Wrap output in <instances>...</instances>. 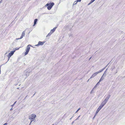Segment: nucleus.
Listing matches in <instances>:
<instances>
[{"mask_svg": "<svg viewBox=\"0 0 125 125\" xmlns=\"http://www.w3.org/2000/svg\"><path fill=\"white\" fill-rule=\"evenodd\" d=\"M107 65L105 67L103 68V69L99 70L98 72H97L94 73L91 77L90 79L93 78L97 74L99 73H101L102 71H103L105 68V67L107 66Z\"/></svg>", "mask_w": 125, "mask_h": 125, "instance_id": "nucleus-1", "label": "nucleus"}, {"mask_svg": "<svg viewBox=\"0 0 125 125\" xmlns=\"http://www.w3.org/2000/svg\"><path fill=\"white\" fill-rule=\"evenodd\" d=\"M54 5V3L52 2L50 3H47L45 5V6L46 7L47 6V9L48 10H50Z\"/></svg>", "mask_w": 125, "mask_h": 125, "instance_id": "nucleus-2", "label": "nucleus"}, {"mask_svg": "<svg viewBox=\"0 0 125 125\" xmlns=\"http://www.w3.org/2000/svg\"><path fill=\"white\" fill-rule=\"evenodd\" d=\"M36 117V115L34 114H31V116H29V119L31 120L30 123H31L33 121V119H35Z\"/></svg>", "mask_w": 125, "mask_h": 125, "instance_id": "nucleus-3", "label": "nucleus"}, {"mask_svg": "<svg viewBox=\"0 0 125 125\" xmlns=\"http://www.w3.org/2000/svg\"><path fill=\"white\" fill-rule=\"evenodd\" d=\"M30 46H32L30 45H28L26 47V52H25V55H27L30 49Z\"/></svg>", "mask_w": 125, "mask_h": 125, "instance_id": "nucleus-4", "label": "nucleus"}, {"mask_svg": "<svg viewBox=\"0 0 125 125\" xmlns=\"http://www.w3.org/2000/svg\"><path fill=\"white\" fill-rule=\"evenodd\" d=\"M15 52V50L11 51L9 53L8 55L7 56L8 58V61L9 60L10 58L13 54Z\"/></svg>", "mask_w": 125, "mask_h": 125, "instance_id": "nucleus-5", "label": "nucleus"}, {"mask_svg": "<svg viewBox=\"0 0 125 125\" xmlns=\"http://www.w3.org/2000/svg\"><path fill=\"white\" fill-rule=\"evenodd\" d=\"M19 112L20 110L19 109H16L15 110L14 114H15V116H16L19 114Z\"/></svg>", "mask_w": 125, "mask_h": 125, "instance_id": "nucleus-6", "label": "nucleus"}, {"mask_svg": "<svg viewBox=\"0 0 125 125\" xmlns=\"http://www.w3.org/2000/svg\"><path fill=\"white\" fill-rule=\"evenodd\" d=\"M25 32H23L20 38H17L16 39V40H18L20 39H22L24 36L25 34Z\"/></svg>", "mask_w": 125, "mask_h": 125, "instance_id": "nucleus-7", "label": "nucleus"}, {"mask_svg": "<svg viewBox=\"0 0 125 125\" xmlns=\"http://www.w3.org/2000/svg\"><path fill=\"white\" fill-rule=\"evenodd\" d=\"M111 96V95L110 94H108V96L104 100L107 102V101L110 98Z\"/></svg>", "mask_w": 125, "mask_h": 125, "instance_id": "nucleus-8", "label": "nucleus"}, {"mask_svg": "<svg viewBox=\"0 0 125 125\" xmlns=\"http://www.w3.org/2000/svg\"><path fill=\"white\" fill-rule=\"evenodd\" d=\"M104 76L103 75L102 76L99 81V83H100L104 79Z\"/></svg>", "mask_w": 125, "mask_h": 125, "instance_id": "nucleus-9", "label": "nucleus"}, {"mask_svg": "<svg viewBox=\"0 0 125 125\" xmlns=\"http://www.w3.org/2000/svg\"><path fill=\"white\" fill-rule=\"evenodd\" d=\"M30 72L27 71V72L26 73V76L25 77V78H27V77L29 76Z\"/></svg>", "mask_w": 125, "mask_h": 125, "instance_id": "nucleus-10", "label": "nucleus"}, {"mask_svg": "<svg viewBox=\"0 0 125 125\" xmlns=\"http://www.w3.org/2000/svg\"><path fill=\"white\" fill-rule=\"evenodd\" d=\"M37 21L38 19H36L34 20L33 26H35L36 24Z\"/></svg>", "mask_w": 125, "mask_h": 125, "instance_id": "nucleus-11", "label": "nucleus"}, {"mask_svg": "<svg viewBox=\"0 0 125 125\" xmlns=\"http://www.w3.org/2000/svg\"><path fill=\"white\" fill-rule=\"evenodd\" d=\"M44 42H41V41H39L38 42V45H42L43 44H44Z\"/></svg>", "mask_w": 125, "mask_h": 125, "instance_id": "nucleus-12", "label": "nucleus"}, {"mask_svg": "<svg viewBox=\"0 0 125 125\" xmlns=\"http://www.w3.org/2000/svg\"><path fill=\"white\" fill-rule=\"evenodd\" d=\"M53 32H50L46 36V37L50 36L52 33H53Z\"/></svg>", "mask_w": 125, "mask_h": 125, "instance_id": "nucleus-13", "label": "nucleus"}, {"mask_svg": "<svg viewBox=\"0 0 125 125\" xmlns=\"http://www.w3.org/2000/svg\"><path fill=\"white\" fill-rule=\"evenodd\" d=\"M100 83H99V81L97 83L96 85L93 88V89H94V88H95L96 87H97V86L98 85V84Z\"/></svg>", "mask_w": 125, "mask_h": 125, "instance_id": "nucleus-14", "label": "nucleus"}, {"mask_svg": "<svg viewBox=\"0 0 125 125\" xmlns=\"http://www.w3.org/2000/svg\"><path fill=\"white\" fill-rule=\"evenodd\" d=\"M57 28V27H55L54 28H53L52 29H51V31H54L55 30V29H56Z\"/></svg>", "mask_w": 125, "mask_h": 125, "instance_id": "nucleus-15", "label": "nucleus"}, {"mask_svg": "<svg viewBox=\"0 0 125 125\" xmlns=\"http://www.w3.org/2000/svg\"><path fill=\"white\" fill-rule=\"evenodd\" d=\"M107 73V71H105L103 75L104 76H105L106 75Z\"/></svg>", "mask_w": 125, "mask_h": 125, "instance_id": "nucleus-16", "label": "nucleus"}, {"mask_svg": "<svg viewBox=\"0 0 125 125\" xmlns=\"http://www.w3.org/2000/svg\"><path fill=\"white\" fill-rule=\"evenodd\" d=\"M15 114H14V113L13 115V116H12L11 118H12L13 119H14L15 117L16 116H15Z\"/></svg>", "mask_w": 125, "mask_h": 125, "instance_id": "nucleus-17", "label": "nucleus"}, {"mask_svg": "<svg viewBox=\"0 0 125 125\" xmlns=\"http://www.w3.org/2000/svg\"><path fill=\"white\" fill-rule=\"evenodd\" d=\"M107 102L105 100H104L102 102V103H103L104 104V105L106 103H107Z\"/></svg>", "mask_w": 125, "mask_h": 125, "instance_id": "nucleus-18", "label": "nucleus"}, {"mask_svg": "<svg viewBox=\"0 0 125 125\" xmlns=\"http://www.w3.org/2000/svg\"><path fill=\"white\" fill-rule=\"evenodd\" d=\"M102 107L100 105L99 107L97 109L100 111Z\"/></svg>", "mask_w": 125, "mask_h": 125, "instance_id": "nucleus-19", "label": "nucleus"}, {"mask_svg": "<svg viewBox=\"0 0 125 125\" xmlns=\"http://www.w3.org/2000/svg\"><path fill=\"white\" fill-rule=\"evenodd\" d=\"M16 102L17 101H16L14 103V104H12V105L11 106L12 107L13 106H14V105H15V104L16 103Z\"/></svg>", "mask_w": 125, "mask_h": 125, "instance_id": "nucleus-20", "label": "nucleus"}, {"mask_svg": "<svg viewBox=\"0 0 125 125\" xmlns=\"http://www.w3.org/2000/svg\"><path fill=\"white\" fill-rule=\"evenodd\" d=\"M99 111L100 110L97 109L96 111V114H97Z\"/></svg>", "mask_w": 125, "mask_h": 125, "instance_id": "nucleus-21", "label": "nucleus"}, {"mask_svg": "<svg viewBox=\"0 0 125 125\" xmlns=\"http://www.w3.org/2000/svg\"><path fill=\"white\" fill-rule=\"evenodd\" d=\"M104 105V104L103 103H102L100 105V106H101L102 107H103V106Z\"/></svg>", "mask_w": 125, "mask_h": 125, "instance_id": "nucleus-22", "label": "nucleus"}, {"mask_svg": "<svg viewBox=\"0 0 125 125\" xmlns=\"http://www.w3.org/2000/svg\"><path fill=\"white\" fill-rule=\"evenodd\" d=\"M19 49V48H18L17 47H16L15 48V51L16 50H18Z\"/></svg>", "mask_w": 125, "mask_h": 125, "instance_id": "nucleus-23", "label": "nucleus"}, {"mask_svg": "<svg viewBox=\"0 0 125 125\" xmlns=\"http://www.w3.org/2000/svg\"><path fill=\"white\" fill-rule=\"evenodd\" d=\"M97 114H96V113L95 114L94 116V117L93 118V119H94L95 117V116H96V115Z\"/></svg>", "mask_w": 125, "mask_h": 125, "instance_id": "nucleus-24", "label": "nucleus"}, {"mask_svg": "<svg viewBox=\"0 0 125 125\" xmlns=\"http://www.w3.org/2000/svg\"><path fill=\"white\" fill-rule=\"evenodd\" d=\"M80 109V108H79L76 112V113H77V112H78V111H79Z\"/></svg>", "mask_w": 125, "mask_h": 125, "instance_id": "nucleus-25", "label": "nucleus"}, {"mask_svg": "<svg viewBox=\"0 0 125 125\" xmlns=\"http://www.w3.org/2000/svg\"><path fill=\"white\" fill-rule=\"evenodd\" d=\"M92 89V90H91V92H90V93H91V94H92V93H93V89Z\"/></svg>", "mask_w": 125, "mask_h": 125, "instance_id": "nucleus-26", "label": "nucleus"}, {"mask_svg": "<svg viewBox=\"0 0 125 125\" xmlns=\"http://www.w3.org/2000/svg\"><path fill=\"white\" fill-rule=\"evenodd\" d=\"M95 0H91L90 1L92 3Z\"/></svg>", "mask_w": 125, "mask_h": 125, "instance_id": "nucleus-27", "label": "nucleus"}, {"mask_svg": "<svg viewBox=\"0 0 125 125\" xmlns=\"http://www.w3.org/2000/svg\"><path fill=\"white\" fill-rule=\"evenodd\" d=\"M81 1V0H77V2H80Z\"/></svg>", "mask_w": 125, "mask_h": 125, "instance_id": "nucleus-28", "label": "nucleus"}, {"mask_svg": "<svg viewBox=\"0 0 125 125\" xmlns=\"http://www.w3.org/2000/svg\"><path fill=\"white\" fill-rule=\"evenodd\" d=\"M76 2V1H75L74 3H73V4L74 5H75V4H76L77 3V2Z\"/></svg>", "mask_w": 125, "mask_h": 125, "instance_id": "nucleus-29", "label": "nucleus"}, {"mask_svg": "<svg viewBox=\"0 0 125 125\" xmlns=\"http://www.w3.org/2000/svg\"><path fill=\"white\" fill-rule=\"evenodd\" d=\"M92 3L91 1H90V2L89 3H88V5H90V4H91V3Z\"/></svg>", "mask_w": 125, "mask_h": 125, "instance_id": "nucleus-30", "label": "nucleus"}, {"mask_svg": "<svg viewBox=\"0 0 125 125\" xmlns=\"http://www.w3.org/2000/svg\"><path fill=\"white\" fill-rule=\"evenodd\" d=\"M11 118H9L8 119V121H9L10 120H11Z\"/></svg>", "mask_w": 125, "mask_h": 125, "instance_id": "nucleus-31", "label": "nucleus"}, {"mask_svg": "<svg viewBox=\"0 0 125 125\" xmlns=\"http://www.w3.org/2000/svg\"><path fill=\"white\" fill-rule=\"evenodd\" d=\"M39 45H38V43L37 44V45H35V46H39Z\"/></svg>", "mask_w": 125, "mask_h": 125, "instance_id": "nucleus-32", "label": "nucleus"}, {"mask_svg": "<svg viewBox=\"0 0 125 125\" xmlns=\"http://www.w3.org/2000/svg\"><path fill=\"white\" fill-rule=\"evenodd\" d=\"M35 121H36V120H35V119L34 120V119H33V121H34V122H35Z\"/></svg>", "mask_w": 125, "mask_h": 125, "instance_id": "nucleus-33", "label": "nucleus"}, {"mask_svg": "<svg viewBox=\"0 0 125 125\" xmlns=\"http://www.w3.org/2000/svg\"><path fill=\"white\" fill-rule=\"evenodd\" d=\"M4 125H6L7 124V123H5L4 124Z\"/></svg>", "mask_w": 125, "mask_h": 125, "instance_id": "nucleus-34", "label": "nucleus"}, {"mask_svg": "<svg viewBox=\"0 0 125 125\" xmlns=\"http://www.w3.org/2000/svg\"><path fill=\"white\" fill-rule=\"evenodd\" d=\"M74 121H73L72 123V125L74 123Z\"/></svg>", "mask_w": 125, "mask_h": 125, "instance_id": "nucleus-35", "label": "nucleus"}, {"mask_svg": "<svg viewBox=\"0 0 125 125\" xmlns=\"http://www.w3.org/2000/svg\"><path fill=\"white\" fill-rule=\"evenodd\" d=\"M12 110V107L10 109V110L11 111Z\"/></svg>", "mask_w": 125, "mask_h": 125, "instance_id": "nucleus-36", "label": "nucleus"}, {"mask_svg": "<svg viewBox=\"0 0 125 125\" xmlns=\"http://www.w3.org/2000/svg\"><path fill=\"white\" fill-rule=\"evenodd\" d=\"M0 73H1V68L0 67Z\"/></svg>", "mask_w": 125, "mask_h": 125, "instance_id": "nucleus-37", "label": "nucleus"}, {"mask_svg": "<svg viewBox=\"0 0 125 125\" xmlns=\"http://www.w3.org/2000/svg\"><path fill=\"white\" fill-rule=\"evenodd\" d=\"M36 92L34 93V94H33V96H34L35 95V94H36Z\"/></svg>", "mask_w": 125, "mask_h": 125, "instance_id": "nucleus-38", "label": "nucleus"}, {"mask_svg": "<svg viewBox=\"0 0 125 125\" xmlns=\"http://www.w3.org/2000/svg\"><path fill=\"white\" fill-rule=\"evenodd\" d=\"M107 69H106V70L105 71H107Z\"/></svg>", "mask_w": 125, "mask_h": 125, "instance_id": "nucleus-39", "label": "nucleus"}, {"mask_svg": "<svg viewBox=\"0 0 125 125\" xmlns=\"http://www.w3.org/2000/svg\"><path fill=\"white\" fill-rule=\"evenodd\" d=\"M91 58H92V57H91L89 59V60H90V59Z\"/></svg>", "mask_w": 125, "mask_h": 125, "instance_id": "nucleus-40", "label": "nucleus"}, {"mask_svg": "<svg viewBox=\"0 0 125 125\" xmlns=\"http://www.w3.org/2000/svg\"><path fill=\"white\" fill-rule=\"evenodd\" d=\"M89 79H89L88 80V81H87V82L89 81Z\"/></svg>", "mask_w": 125, "mask_h": 125, "instance_id": "nucleus-41", "label": "nucleus"}, {"mask_svg": "<svg viewBox=\"0 0 125 125\" xmlns=\"http://www.w3.org/2000/svg\"><path fill=\"white\" fill-rule=\"evenodd\" d=\"M117 73V71H116V72L115 73Z\"/></svg>", "mask_w": 125, "mask_h": 125, "instance_id": "nucleus-42", "label": "nucleus"}, {"mask_svg": "<svg viewBox=\"0 0 125 125\" xmlns=\"http://www.w3.org/2000/svg\"><path fill=\"white\" fill-rule=\"evenodd\" d=\"M71 35H69V36H71Z\"/></svg>", "mask_w": 125, "mask_h": 125, "instance_id": "nucleus-43", "label": "nucleus"}, {"mask_svg": "<svg viewBox=\"0 0 125 125\" xmlns=\"http://www.w3.org/2000/svg\"><path fill=\"white\" fill-rule=\"evenodd\" d=\"M31 123H30V124H29V125H31Z\"/></svg>", "mask_w": 125, "mask_h": 125, "instance_id": "nucleus-44", "label": "nucleus"}, {"mask_svg": "<svg viewBox=\"0 0 125 125\" xmlns=\"http://www.w3.org/2000/svg\"><path fill=\"white\" fill-rule=\"evenodd\" d=\"M19 88H17V89H18Z\"/></svg>", "mask_w": 125, "mask_h": 125, "instance_id": "nucleus-45", "label": "nucleus"}, {"mask_svg": "<svg viewBox=\"0 0 125 125\" xmlns=\"http://www.w3.org/2000/svg\"><path fill=\"white\" fill-rule=\"evenodd\" d=\"M1 2V1L0 2V3Z\"/></svg>", "mask_w": 125, "mask_h": 125, "instance_id": "nucleus-46", "label": "nucleus"}, {"mask_svg": "<svg viewBox=\"0 0 125 125\" xmlns=\"http://www.w3.org/2000/svg\"><path fill=\"white\" fill-rule=\"evenodd\" d=\"M54 125V124H52V125Z\"/></svg>", "mask_w": 125, "mask_h": 125, "instance_id": "nucleus-47", "label": "nucleus"}, {"mask_svg": "<svg viewBox=\"0 0 125 125\" xmlns=\"http://www.w3.org/2000/svg\"><path fill=\"white\" fill-rule=\"evenodd\" d=\"M3 125H4V124Z\"/></svg>", "mask_w": 125, "mask_h": 125, "instance_id": "nucleus-48", "label": "nucleus"}]
</instances>
